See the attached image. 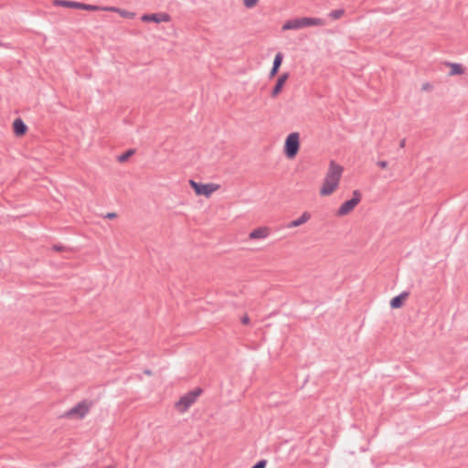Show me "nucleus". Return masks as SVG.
<instances>
[{
  "mask_svg": "<svg viewBox=\"0 0 468 468\" xmlns=\"http://www.w3.org/2000/svg\"><path fill=\"white\" fill-rule=\"evenodd\" d=\"M135 153L134 149H129L121 155L117 157L118 161L121 163L126 162L132 155H133Z\"/></svg>",
  "mask_w": 468,
  "mask_h": 468,
  "instance_id": "obj_17",
  "label": "nucleus"
},
{
  "mask_svg": "<svg viewBox=\"0 0 468 468\" xmlns=\"http://www.w3.org/2000/svg\"><path fill=\"white\" fill-rule=\"evenodd\" d=\"M53 250L56 251H63L65 250V247L59 244H56L53 246Z\"/></svg>",
  "mask_w": 468,
  "mask_h": 468,
  "instance_id": "obj_21",
  "label": "nucleus"
},
{
  "mask_svg": "<svg viewBox=\"0 0 468 468\" xmlns=\"http://www.w3.org/2000/svg\"><path fill=\"white\" fill-rule=\"evenodd\" d=\"M268 236V229L267 228H258L253 229L250 235L249 238L250 239H264Z\"/></svg>",
  "mask_w": 468,
  "mask_h": 468,
  "instance_id": "obj_15",
  "label": "nucleus"
},
{
  "mask_svg": "<svg viewBox=\"0 0 468 468\" xmlns=\"http://www.w3.org/2000/svg\"><path fill=\"white\" fill-rule=\"evenodd\" d=\"M4 46V44L2 42H0V47Z\"/></svg>",
  "mask_w": 468,
  "mask_h": 468,
  "instance_id": "obj_29",
  "label": "nucleus"
},
{
  "mask_svg": "<svg viewBox=\"0 0 468 468\" xmlns=\"http://www.w3.org/2000/svg\"><path fill=\"white\" fill-rule=\"evenodd\" d=\"M289 78V73L288 72H285V73H282V75L279 76L272 90H271V97H276L282 90V87L284 85V83L286 82V80H288Z\"/></svg>",
  "mask_w": 468,
  "mask_h": 468,
  "instance_id": "obj_10",
  "label": "nucleus"
},
{
  "mask_svg": "<svg viewBox=\"0 0 468 468\" xmlns=\"http://www.w3.org/2000/svg\"><path fill=\"white\" fill-rule=\"evenodd\" d=\"M54 5L64 6V7L89 10V11H95V10L100 9V7L97 5H88V4L75 2V1H68V0H55Z\"/></svg>",
  "mask_w": 468,
  "mask_h": 468,
  "instance_id": "obj_8",
  "label": "nucleus"
},
{
  "mask_svg": "<svg viewBox=\"0 0 468 468\" xmlns=\"http://www.w3.org/2000/svg\"><path fill=\"white\" fill-rule=\"evenodd\" d=\"M326 21L323 18L317 17H300L288 20L282 26V30L300 29L303 27L313 26H325Z\"/></svg>",
  "mask_w": 468,
  "mask_h": 468,
  "instance_id": "obj_2",
  "label": "nucleus"
},
{
  "mask_svg": "<svg viewBox=\"0 0 468 468\" xmlns=\"http://www.w3.org/2000/svg\"><path fill=\"white\" fill-rule=\"evenodd\" d=\"M361 194L358 190H355L353 192V197L351 199L345 201L340 207L338 208L336 215L339 217L346 216L349 214L360 202Z\"/></svg>",
  "mask_w": 468,
  "mask_h": 468,
  "instance_id": "obj_6",
  "label": "nucleus"
},
{
  "mask_svg": "<svg viewBox=\"0 0 468 468\" xmlns=\"http://www.w3.org/2000/svg\"><path fill=\"white\" fill-rule=\"evenodd\" d=\"M378 165L383 169L387 168L388 166V162L387 161H384V160H381V161H378Z\"/></svg>",
  "mask_w": 468,
  "mask_h": 468,
  "instance_id": "obj_22",
  "label": "nucleus"
},
{
  "mask_svg": "<svg viewBox=\"0 0 468 468\" xmlns=\"http://www.w3.org/2000/svg\"><path fill=\"white\" fill-rule=\"evenodd\" d=\"M300 147V136L298 133H290L285 139L284 143V154L292 159L295 157Z\"/></svg>",
  "mask_w": 468,
  "mask_h": 468,
  "instance_id": "obj_5",
  "label": "nucleus"
},
{
  "mask_svg": "<svg viewBox=\"0 0 468 468\" xmlns=\"http://www.w3.org/2000/svg\"><path fill=\"white\" fill-rule=\"evenodd\" d=\"M345 11L344 9H335L329 13V17H331L334 20L339 19L343 15Z\"/></svg>",
  "mask_w": 468,
  "mask_h": 468,
  "instance_id": "obj_18",
  "label": "nucleus"
},
{
  "mask_svg": "<svg viewBox=\"0 0 468 468\" xmlns=\"http://www.w3.org/2000/svg\"><path fill=\"white\" fill-rule=\"evenodd\" d=\"M342 173L343 167L332 160L320 189L321 196H329L337 188Z\"/></svg>",
  "mask_w": 468,
  "mask_h": 468,
  "instance_id": "obj_1",
  "label": "nucleus"
},
{
  "mask_svg": "<svg viewBox=\"0 0 468 468\" xmlns=\"http://www.w3.org/2000/svg\"><path fill=\"white\" fill-rule=\"evenodd\" d=\"M267 465V460L262 459L257 462L251 468H265Z\"/></svg>",
  "mask_w": 468,
  "mask_h": 468,
  "instance_id": "obj_19",
  "label": "nucleus"
},
{
  "mask_svg": "<svg viewBox=\"0 0 468 468\" xmlns=\"http://www.w3.org/2000/svg\"><path fill=\"white\" fill-rule=\"evenodd\" d=\"M405 144H406V139H402V140L399 142V147H400V148H404V147H405Z\"/></svg>",
  "mask_w": 468,
  "mask_h": 468,
  "instance_id": "obj_25",
  "label": "nucleus"
},
{
  "mask_svg": "<svg viewBox=\"0 0 468 468\" xmlns=\"http://www.w3.org/2000/svg\"><path fill=\"white\" fill-rule=\"evenodd\" d=\"M189 184L197 196H205L207 197L219 187L218 185L197 183L192 179L189 180Z\"/></svg>",
  "mask_w": 468,
  "mask_h": 468,
  "instance_id": "obj_7",
  "label": "nucleus"
},
{
  "mask_svg": "<svg viewBox=\"0 0 468 468\" xmlns=\"http://www.w3.org/2000/svg\"><path fill=\"white\" fill-rule=\"evenodd\" d=\"M430 88V84L426 83L422 85V90H428Z\"/></svg>",
  "mask_w": 468,
  "mask_h": 468,
  "instance_id": "obj_27",
  "label": "nucleus"
},
{
  "mask_svg": "<svg viewBox=\"0 0 468 468\" xmlns=\"http://www.w3.org/2000/svg\"><path fill=\"white\" fill-rule=\"evenodd\" d=\"M241 323L243 324H250V317L246 314L241 317Z\"/></svg>",
  "mask_w": 468,
  "mask_h": 468,
  "instance_id": "obj_23",
  "label": "nucleus"
},
{
  "mask_svg": "<svg viewBox=\"0 0 468 468\" xmlns=\"http://www.w3.org/2000/svg\"><path fill=\"white\" fill-rule=\"evenodd\" d=\"M170 16L166 13L145 14L141 17L144 22H154L157 24L161 22H168L170 21Z\"/></svg>",
  "mask_w": 468,
  "mask_h": 468,
  "instance_id": "obj_9",
  "label": "nucleus"
},
{
  "mask_svg": "<svg viewBox=\"0 0 468 468\" xmlns=\"http://www.w3.org/2000/svg\"><path fill=\"white\" fill-rule=\"evenodd\" d=\"M259 0H243L244 5L247 8H251L256 5Z\"/></svg>",
  "mask_w": 468,
  "mask_h": 468,
  "instance_id": "obj_20",
  "label": "nucleus"
},
{
  "mask_svg": "<svg viewBox=\"0 0 468 468\" xmlns=\"http://www.w3.org/2000/svg\"><path fill=\"white\" fill-rule=\"evenodd\" d=\"M409 294L410 293L408 292H403L400 294L393 297L390 301V307L392 309L400 308L403 305L404 301L408 298Z\"/></svg>",
  "mask_w": 468,
  "mask_h": 468,
  "instance_id": "obj_11",
  "label": "nucleus"
},
{
  "mask_svg": "<svg viewBox=\"0 0 468 468\" xmlns=\"http://www.w3.org/2000/svg\"><path fill=\"white\" fill-rule=\"evenodd\" d=\"M144 373H145L146 375H151V371H150V370H145V371H144Z\"/></svg>",
  "mask_w": 468,
  "mask_h": 468,
  "instance_id": "obj_28",
  "label": "nucleus"
},
{
  "mask_svg": "<svg viewBox=\"0 0 468 468\" xmlns=\"http://www.w3.org/2000/svg\"><path fill=\"white\" fill-rule=\"evenodd\" d=\"M14 133L17 136L24 135L27 132V125L21 119H16L13 122Z\"/></svg>",
  "mask_w": 468,
  "mask_h": 468,
  "instance_id": "obj_13",
  "label": "nucleus"
},
{
  "mask_svg": "<svg viewBox=\"0 0 468 468\" xmlns=\"http://www.w3.org/2000/svg\"><path fill=\"white\" fill-rule=\"evenodd\" d=\"M115 217H116V214L113 212L108 213L106 216V218H114Z\"/></svg>",
  "mask_w": 468,
  "mask_h": 468,
  "instance_id": "obj_26",
  "label": "nucleus"
},
{
  "mask_svg": "<svg viewBox=\"0 0 468 468\" xmlns=\"http://www.w3.org/2000/svg\"><path fill=\"white\" fill-rule=\"evenodd\" d=\"M311 218V215L308 213V212H304L303 213V215L298 218L297 219L295 220H292L291 221L288 225H287V228H296V227H299L303 224H304L305 222H307Z\"/></svg>",
  "mask_w": 468,
  "mask_h": 468,
  "instance_id": "obj_14",
  "label": "nucleus"
},
{
  "mask_svg": "<svg viewBox=\"0 0 468 468\" xmlns=\"http://www.w3.org/2000/svg\"><path fill=\"white\" fill-rule=\"evenodd\" d=\"M282 58H283V55H282V52H278L275 55V58H274L273 63H272V67H271V69L270 71V78L274 77L278 73L279 69H280V67L282 65Z\"/></svg>",
  "mask_w": 468,
  "mask_h": 468,
  "instance_id": "obj_12",
  "label": "nucleus"
},
{
  "mask_svg": "<svg viewBox=\"0 0 468 468\" xmlns=\"http://www.w3.org/2000/svg\"><path fill=\"white\" fill-rule=\"evenodd\" d=\"M92 406L91 401H88L86 399L79 402L74 407H72L70 410L66 411L63 415V417L71 419L76 418L79 420L83 419L90 411V407Z\"/></svg>",
  "mask_w": 468,
  "mask_h": 468,
  "instance_id": "obj_4",
  "label": "nucleus"
},
{
  "mask_svg": "<svg viewBox=\"0 0 468 468\" xmlns=\"http://www.w3.org/2000/svg\"><path fill=\"white\" fill-rule=\"evenodd\" d=\"M121 15L124 17H131L132 16H133V14H131L127 11H121Z\"/></svg>",
  "mask_w": 468,
  "mask_h": 468,
  "instance_id": "obj_24",
  "label": "nucleus"
},
{
  "mask_svg": "<svg viewBox=\"0 0 468 468\" xmlns=\"http://www.w3.org/2000/svg\"><path fill=\"white\" fill-rule=\"evenodd\" d=\"M445 65L451 68L450 76L461 75L464 72L463 65L459 63L445 62Z\"/></svg>",
  "mask_w": 468,
  "mask_h": 468,
  "instance_id": "obj_16",
  "label": "nucleus"
},
{
  "mask_svg": "<svg viewBox=\"0 0 468 468\" xmlns=\"http://www.w3.org/2000/svg\"><path fill=\"white\" fill-rule=\"evenodd\" d=\"M203 389L201 388H196L195 389L187 392L180 398L176 403V408L180 412H186L197 400V399L202 394Z\"/></svg>",
  "mask_w": 468,
  "mask_h": 468,
  "instance_id": "obj_3",
  "label": "nucleus"
}]
</instances>
